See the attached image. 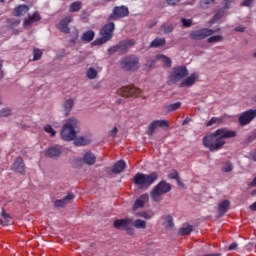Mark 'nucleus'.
Instances as JSON below:
<instances>
[{
    "instance_id": "f257e3e1",
    "label": "nucleus",
    "mask_w": 256,
    "mask_h": 256,
    "mask_svg": "<svg viewBox=\"0 0 256 256\" xmlns=\"http://www.w3.org/2000/svg\"><path fill=\"white\" fill-rule=\"evenodd\" d=\"M237 137V131L229 130L227 128H220L214 131L212 134L205 136L202 139L203 146L205 149H209L211 153L223 149L225 145V139H233Z\"/></svg>"
},
{
    "instance_id": "f03ea898",
    "label": "nucleus",
    "mask_w": 256,
    "mask_h": 256,
    "mask_svg": "<svg viewBox=\"0 0 256 256\" xmlns=\"http://www.w3.org/2000/svg\"><path fill=\"white\" fill-rule=\"evenodd\" d=\"M159 179V174L157 172H152L150 174H143L138 172L133 177V183L141 190H147L151 185Z\"/></svg>"
},
{
    "instance_id": "7ed1b4c3",
    "label": "nucleus",
    "mask_w": 256,
    "mask_h": 256,
    "mask_svg": "<svg viewBox=\"0 0 256 256\" xmlns=\"http://www.w3.org/2000/svg\"><path fill=\"white\" fill-rule=\"evenodd\" d=\"M77 127H79V120L77 118H69L61 130L63 141H73L77 137V132L75 131Z\"/></svg>"
},
{
    "instance_id": "20e7f679",
    "label": "nucleus",
    "mask_w": 256,
    "mask_h": 256,
    "mask_svg": "<svg viewBox=\"0 0 256 256\" xmlns=\"http://www.w3.org/2000/svg\"><path fill=\"white\" fill-rule=\"evenodd\" d=\"M113 31H115V22H109L100 29L101 38L96 39L92 45H103L107 41L113 39Z\"/></svg>"
},
{
    "instance_id": "39448f33",
    "label": "nucleus",
    "mask_w": 256,
    "mask_h": 256,
    "mask_svg": "<svg viewBox=\"0 0 256 256\" xmlns=\"http://www.w3.org/2000/svg\"><path fill=\"white\" fill-rule=\"evenodd\" d=\"M171 191V184L167 183L165 180L160 181L150 192V197L152 201H159L161 195H165Z\"/></svg>"
},
{
    "instance_id": "423d86ee",
    "label": "nucleus",
    "mask_w": 256,
    "mask_h": 256,
    "mask_svg": "<svg viewBox=\"0 0 256 256\" xmlns=\"http://www.w3.org/2000/svg\"><path fill=\"white\" fill-rule=\"evenodd\" d=\"M120 67L124 71H137L141 64H139V58L135 55H128L120 61Z\"/></svg>"
},
{
    "instance_id": "0eeeda50",
    "label": "nucleus",
    "mask_w": 256,
    "mask_h": 256,
    "mask_svg": "<svg viewBox=\"0 0 256 256\" xmlns=\"http://www.w3.org/2000/svg\"><path fill=\"white\" fill-rule=\"evenodd\" d=\"M115 229H123L127 235H135V228H133V219L123 218L117 219L113 223Z\"/></svg>"
},
{
    "instance_id": "6e6552de",
    "label": "nucleus",
    "mask_w": 256,
    "mask_h": 256,
    "mask_svg": "<svg viewBox=\"0 0 256 256\" xmlns=\"http://www.w3.org/2000/svg\"><path fill=\"white\" fill-rule=\"evenodd\" d=\"M221 28H217L215 30L209 28H202L198 30H194L190 33L191 39L194 41H201L202 39H207V37H211L214 33H219Z\"/></svg>"
},
{
    "instance_id": "1a4fd4ad",
    "label": "nucleus",
    "mask_w": 256,
    "mask_h": 256,
    "mask_svg": "<svg viewBox=\"0 0 256 256\" xmlns=\"http://www.w3.org/2000/svg\"><path fill=\"white\" fill-rule=\"evenodd\" d=\"M187 75H189V70H187V66L174 67L170 75V82L179 83V81L185 79Z\"/></svg>"
},
{
    "instance_id": "9d476101",
    "label": "nucleus",
    "mask_w": 256,
    "mask_h": 256,
    "mask_svg": "<svg viewBox=\"0 0 256 256\" xmlns=\"http://www.w3.org/2000/svg\"><path fill=\"white\" fill-rule=\"evenodd\" d=\"M124 17H129V8L125 5L115 6L108 16V21H118V19H124Z\"/></svg>"
},
{
    "instance_id": "9b49d317",
    "label": "nucleus",
    "mask_w": 256,
    "mask_h": 256,
    "mask_svg": "<svg viewBox=\"0 0 256 256\" xmlns=\"http://www.w3.org/2000/svg\"><path fill=\"white\" fill-rule=\"evenodd\" d=\"M256 118V109H249L240 114L238 118V123L240 127H245V125H249L251 121Z\"/></svg>"
},
{
    "instance_id": "f8f14e48",
    "label": "nucleus",
    "mask_w": 256,
    "mask_h": 256,
    "mask_svg": "<svg viewBox=\"0 0 256 256\" xmlns=\"http://www.w3.org/2000/svg\"><path fill=\"white\" fill-rule=\"evenodd\" d=\"M117 94L121 97H139L141 89L135 86H124L117 90Z\"/></svg>"
},
{
    "instance_id": "ddd939ff",
    "label": "nucleus",
    "mask_w": 256,
    "mask_h": 256,
    "mask_svg": "<svg viewBox=\"0 0 256 256\" xmlns=\"http://www.w3.org/2000/svg\"><path fill=\"white\" fill-rule=\"evenodd\" d=\"M157 127H160L161 129H167L169 127V121L167 120L152 121L147 127V130H146L147 135H149V137H152Z\"/></svg>"
},
{
    "instance_id": "4468645a",
    "label": "nucleus",
    "mask_w": 256,
    "mask_h": 256,
    "mask_svg": "<svg viewBox=\"0 0 256 256\" xmlns=\"http://www.w3.org/2000/svg\"><path fill=\"white\" fill-rule=\"evenodd\" d=\"M135 43H136L135 39H127V40L121 41L119 44H117L118 53H120V55H125V53L129 51V47H133Z\"/></svg>"
},
{
    "instance_id": "2eb2a0df",
    "label": "nucleus",
    "mask_w": 256,
    "mask_h": 256,
    "mask_svg": "<svg viewBox=\"0 0 256 256\" xmlns=\"http://www.w3.org/2000/svg\"><path fill=\"white\" fill-rule=\"evenodd\" d=\"M62 151L63 148L59 145L51 146L46 150L45 156L49 159H57L61 156Z\"/></svg>"
},
{
    "instance_id": "dca6fc26",
    "label": "nucleus",
    "mask_w": 256,
    "mask_h": 256,
    "mask_svg": "<svg viewBox=\"0 0 256 256\" xmlns=\"http://www.w3.org/2000/svg\"><path fill=\"white\" fill-rule=\"evenodd\" d=\"M11 169L16 173H20V175H25V161L23 160V157H17L12 164Z\"/></svg>"
},
{
    "instance_id": "f3484780",
    "label": "nucleus",
    "mask_w": 256,
    "mask_h": 256,
    "mask_svg": "<svg viewBox=\"0 0 256 256\" xmlns=\"http://www.w3.org/2000/svg\"><path fill=\"white\" fill-rule=\"evenodd\" d=\"M149 202V194H142L133 204L132 211H138V209H143L145 203Z\"/></svg>"
},
{
    "instance_id": "a211bd4d",
    "label": "nucleus",
    "mask_w": 256,
    "mask_h": 256,
    "mask_svg": "<svg viewBox=\"0 0 256 256\" xmlns=\"http://www.w3.org/2000/svg\"><path fill=\"white\" fill-rule=\"evenodd\" d=\"M71 21H73L72 17H65L62 19L58 24L59 31L66 34L71 33V28H69V23H71Z\"/></svg>"
},
{
    "instance_id": "6ab92c4d",
    "label": "nucleus",
    "mask_w": 256,
    "mask_h": 256,
    "mask_svg": "<svg viewBox=\"0 0 256 256\" xmlns=\"http://www.w3.org/2000/svg\"><path fill=\"white\" fill-rule=\"evenodd\" d=\"M198 79L199 75L197 73H192L190 76H188L180 83L179 87H193V85L197 83Z\"/></svg>"
},
{
    "instance_id": "aec40b11",
    "label": "nucleus",
    "mask_w": 256,
    "mask_h": 256,
    "mask_svg": "<svg viewBox=\"0 0 256 256\" xmlns=\"http://www.w3.org/2000/svg\"><path fill=\"white\" fill-rule=\"evenodd\" d=\"M41 20V14L39 12H34L32 15H30L28 18H25L23 21L24 27H31L33 23H39Z\"/></svg>"
},
{
    "instance_id": "412c9836",
    "label": "nucleus",
    "mask_w": 256,
    "mask_h": 256,
    "mask_svg": "<svg viewBox=\"0 0 256 256\" xmlns=\"http://www.w3.org/2000/svg\"><path fill=\"white\" fill-rule=\"evenodd\" d=\"M74 105H75V100H73V98L65 100L62 106V111L65 117H67V115L71 113V109H73Z\"/></svg>"
},
{
    "instance_id": "4be33fe9",
    "label": "nucleus",
    "mask_w": 256,
    "mask_h": 256,
    "mask_svg": "<svg viewBox=\"0 0 256 256\" xmlns=\"http://www.w3.org/2000/svg\"><path fill=\"white\" fill-rule=\"evenodd\" d=\"M125 167H127V163H125L124 160H119L113 165L112 173H114V175H119V173H123Z\"/></svg>"
},
{
    "instance_id": "5701e85b",
    "label": "nucleus",
    "mask_w": 256,
    "mask_h": 256,
    "mask_svg": "<svg viewBox=\"0 0 256 256\" xmlns=\"http://www.w3.org/2000/svg\"><path fill=\"white\" fill-rule=\"evenodd\" d=\"M69 201H73V193H68L67 196H65L62 199L56 200L54 202L55 207H65Z\"/></svg>"
},
{
    "instance_id": "b1692460",
    "label": "nucleus",
    "mask_w": 256,
    "mask_h": 256,
    "mask_svg": "<svg viewBox=\"0 0 256 256\" xmlns=\"http://www.w3.org/2000/svg\"><path fill=\"white\" fill-rule=\"evenodd\" d=\"M26 13H29V7L27 5H19L14 8L13 14L15 17H23Z\"/></svg>"
},
{
    "instance_id": "393cba45",
    "label": "nucleus",
    "mask_w": 256,
    "mask_h": 256,
    "mask_svg": "<svg viewBox=\"0 0 256 256\" xmlns=\"http://www.w3.org/2000/svg\"><path fill=\"white\" fill-rule=\"evenodd\" d=\"M1 219H0V225H3V227H7V225H11V215L7 214L5 212V208H2L1 211Z\"/></svg>"
},
{
    "instance_id": "a878e982",
    "label": "nucleus",
    "mask_w": 256,
    "mask_h": 256,
    "mask_svg": "<svg viewBox=\"0 0 256 256\" xmlns=\"http://www.w3.org/2000/svg\"><path fill=\"white\" fill-rule=\"evenodd\" d=\"M231 205V202L229 200H223L218 205V211L219 215H225L227 211L229 210V206Z\"/></svg>"
},
{
    "instance_id": "bb28decb",
    "label": "nucleus",
    "mask_w": 256,
    "mask_h": 256,
    "mask_svg": "<svg viewBox=\"0 0 256 256\" xmlns=\"http://www.w3.org/2000/svg\"><path fill=\"white\" fill-rule=\"evenodd\" d=\"M81 39L84 43H91V41L95 39V31L87 30L82 34Z\"/></svg>"
},
{
    "instance_id": "cd10ccee",
    "label": "nucleus",
    "mask_w": 256,
    "mask_h": 256,
    "mask_svg": "<svg viewBox=\"0 0 256 256\" xmlns=\"http://www.w3.org/2000/svg\"><path fill=\"white\" fill-rule=\"evenodd\" d=\"M96 159L97 157L95 156V154L91 152H86L83 157V161L84 163H86V165H95Z\"/></svg>"
},
{
    "instance_id": "c85d7f7f",
    "label": "nucleus",
    "mask_w": 256,
    "mask_h": 256,
    "mask_svg": "<svg viewBox=\"0 0 256 256\" xmlns=\"http://www.w3.org/2000/svg\"><path fill=\"white\" fill-rule=\"evenodd\" d=\"M162 219L164 221L163 225L166 227V229H173V227H175L172 215H164L162 216Z\"/></svg>"
},
{
    "instance_id": "c756f323",
    "label": "nucleus",
    "mask_w": 256,
    "mask_h": 256,
    "mask_svg": "<svg viewBox=\"0 0 256 256\" xmlns=\"http://www.w3.org/2000/svg\"><path fill=\"white\" fill-rule=\"evenodd\" d=\"M81 9H83V3H81V1H75L72 4H70L69 12L77 13V11H81Z\"/></svg>"
},
{
    "instance_id": "7c9ffc66",
    "label": "nucleus",
    "mask_w": 256,
    "mask_h": 256,
    "mask_svg": "<svg viewBox=\"0 0 256 256\" xmlns=\"http://www.w3.org/2000/svg\"><path fill=\"white\" fill-rule=\"evenodd\" d=\"M89 143H91V141L85 137L74 138V145H76V147H85V145H89Z\"/></svg>"
},
{
    "instance_id": "2f4dec72",
    "label": "nucleus",
    "mask_w": 256,
    "mask_h": 256,
    "mask_svg": "<svg viewBox=\"0 0 256 256\" xmlns=\"http://www.w3.org/2000/svg\"><path fill=\"white\" fill-rule=\"evenodd\" d=\"M165 43H167V41L165 40V38H155L151 43H150V47H153L155 49H157V47H163L165 45Z\"/></svg>"
},
{
    "instance_id": "473e14b6",
    "label": "nucleus",
    "mask_w": 256,
    "mask_h": 256,
    "mask_svg": "<svg viewBox=\"0 0 256 256\" xmlns=\"http://www.w3.org/2000/svg\"><path fill=\"white\" fill-rule=\"evenodd\" d=\"M132 227H135L136 229H147V221L142 219L132 220Z\"/></svg>"
},
{
    "instance_id": "72a5a7b5",
    "label": "nucleus",
    "mask_w": 256,
    "mask_h": 256,
    "mask_svg": "<svg viewBox=\"0 0 256 256\" xmlns=\"http://www.w3.org/2000/svg\"><path fill=\"white\" fill-rule=\"evenodd\" d=\"M192 232H193V226H191L189 224L178 230V234L182 235V236L183 235H191Z\"/></svg>"
},
{
    "instance_id": "f704fd0d",
    "label": "nucleus",
    "mask_w": 256,
    "mask_h": 256,
    "mask_svg": "<svg viewBox=\"0 0 256 256\" xmlns=\"http://www.w3.org/2000/svg\"><path fill=\"white\" fill-rule=\"evenodd\" d=\"M223 123V118L212 117L206 124V127H211L213 125H221Z\"/></svg>"
},
{
    "instance_id": "c9c22d12",
    "label": "nucleus",
    "mask_w": 256,
    "mask_h": 256,
    "mask_svg": "<svg viewBox=\"0 0 256 256\" xmlns=\"http://www.w3.org/2000/svg\"><path fill=\"white\" fill-rule=\"evenodd\" d=\"M86 77L91 80L97 79V70L93 67L88 68L86 71Z\"/></svg>"
},
{
    "instance_id": "e433bc0d",
    "label": "nucleus",
    "mask_w": 256,
    "mask_h": 256,
    "mask_svg": "<svg viewBox=\"0 0 256 256\" xmlns=\"http://www.w3.org/2000/svg\"><path fill=\"white\" fill-rule=\"evenodd\" d=\"M165 109L168 111V113H171L173 111H177V109H181V102H176L169 104L165 107Z\"/></svg>"
},
{
    "instance_id": "4c0bfd02",
    "label": "nucleus",
    "mask_w": 256,
    "mask_h": 256,
    "mask_svg": "<svg viewBox=\"0 0 256 256\" xmlns=\"http://www.w3.org/2000/svg\"><path fill=\"white\" fill-rule=\"evenodd\" d=\"M224 39L222 35L211 36L207 39V43H221Z\"/></svg>"
},
{
    "instance_id": "58836bf2",
    "label": "nucleus",
    "mask_w": 256,
    "mask_h": 256,
    "mask_svg": "<svg viewBox=\"0 0 256 256\" xmlns=\"http://www.w3.org/2000/svg\"><path fill=\"white\" fill-rule=\"evenodd\" d=\"M158 59H161L162 60V63L164 64V67H171L172 65V61H171V58L163 55V54H160L158 55Z\"/></svg>"
},
{
    "instance_id": "ea45409f",
    "label": "nucleus",
    "mask_w": 256,
    "mask_h": 256,
    "mask_svg": "<svg viewBox=\"0 0 256 256\" xmlns=\"http://www.w3.org/2000/svg\"><path fill=\"white\" fill-rule=\"evenodd\" d=\"M223 15H225V11L224 10H219L217 11L213 18L210 20V23H217V21H220V19L223 17Z\"/></svg>"
},
{
    "instance_id": "a19ab883",
    "label": "nucleus",
    "mask_w": 256,
    "mask_h": 256,
    "mask_svg": "<svg viewBox=\"0 0 256 256\" xmlns=\"http://www.w3.org/2000/svg\"><path fill=\"white\" fill-rule=\"evenodd\" d=\"M144 67L146 71H151V69L155 68V59L149 58L146 60V63L144 64Z\"/></svg>"
},
{
    "instance_id": "79ce46f5",
    "label": "nucleus",
    "mask_w": 256,
    "mask_h": 256,
    "mask_svg": "<svg viewBox=\"0 0 256 256\" xmlns=\"http://www.w3.org/2000/svg\"><path fill=\"white\" fill-rule=\"evenodd\" d=\"M215 3V0H200V7L202 9H209L211 5Z\"/></svg>"
},
{
    "instance_id": "37998d69",
    "label": "nucleus",
    "mask_w": 256,
    "mask_h": 256,
    "mask_svg": "<svg viewBox=\"0 0 256 256\" xmlns=\"http://www.w3.org/2000/svg\"><path fill=\"white\" fill-rule=\"evenodd\" d=\"M43 57V51L39 50V48L33 49V61H39Z\"/></svg>"
},
{
    "instance_id": "c03bdc74",
    "label": "nucleus",
    "mask_w": 256,
    "mask_h": 256,
    "mask_svg": "<svg viewBox=\"0 0 256 256\" xmlns=\"http://www.w3.org/2000/svg\"><path fill=\"white\" fill-rule=\"evenodd\" d=\"M44 131L46 133H49L50 137H55V135H57V131H55V129H53V126H51L50 124L44 126Z\"/></svg>"
},
{
    "instance_id": "a18cd8bd",
    "label": "nucleus",
    "mask_w": 256,
    "mask_h": 256,
    "mask_svg": "<svg viewBox=\"0 0 256 256\" xmlns=\"http://www.w3.org/2000/svg\"><path fill=\"white\" fill-rule=\"evenodd\" d=\"M222 171H224V173H231V171H233V163L229 161L225 162Z\"/></svg>"
},
{
    "instance_id": "49530a36",
    "label": "nucleus",
    "mask_w": 256,
    "mask_h": 256,
    "mask_svg": "<svg viewBox=\"0 0 256 256\" xmlns=\"http://www.w3.org/2000/svg\"><path fill=\"white\" fill-rule=\"evenodd\" d=\"M160 29L162 30V31H164V33L166 34V35H169V33H172L173 32V26H167V25H165V24H163V25H161V27H160Z\"/></svg>"
},
{
    "instance_id": "de8ad7c7",
    "label": "nucleus",
    "mask_w": 256,
    "mask_h": 256,
    "mask_svg": "<svg viewBox=\"0 0 256 256\" xmlns=\"http://www.w3.org/2000/svg\"><path fill=\"white\" fill-rule=\"evenodd\" d=\"M12 111L9 108H4L0 111V117H9L11 115Z\"/></svg>"
},
{
    "instance_id": "09e8293b",
    "label": "nucleus",
    "mask_w": 256,
    "mask_h": 256,
    "mask_svg": "<svg viewBox=\"0 0 256 256\" xmlns=\"http://www.w3.org/2000/svg\"><path fill=\"white\" fill-rule=\"evenodd\" d=\"M12 27H17V25H20L21 20L15 19V18H10L7 21Z\"/></svg>"
},
{
    "instance_id": "8fccbe9b",
    "label": "nucleus",
    "mask_w": 256,
    "mask_h": 256,
    "mask_svg": "<svg viewBox=\"0 0 256 256\" xmlns=\"http://www.w3.org/2000/svg\"><path fill=\"white\" fill-rule=\"evenodd\" d=\"M181 23H182L183 27H189L190 25L193 24V20L187 19V18H182Z\"/></svg>"
},
{
    "instance_id": "3c124183",
    "label": "nucleus",
    "mask_w": 256,
    "mask_h": 256,
    "mask_svg": "<svg viewBox=\"0 0 256 256\" xmlns=\"http://www.w3.org/2000/svg\"><path fill=\"white\" fill-rule=\"evenodd\" d=\"M107 51H108V55H113L114 53H119V48L116 44V45L111 46L110 48H108Z\"/></svg>"
},
{
    "instance_id": "603ef678",
    "label": "nucleus",
    "mask_w": 256,
    "mask_h": 256,
    "mask_svg": "<svg viewBox=\"0 0 256 256\" xmlns=\"http://www.w3.org/2000/svg\"><path fill=\"white\" fill-rule=\"evenodd\" d=\"M170 179H174L175 181H180L179 172L177 170H173V172L169 175Z\"/></svg>"
},
{
    "instance_id": "864d4df0",
    "label": "nucleus",
    "mask_w": 256,
    "mask_h": 256,
    "mask_svg": "<svg viewBox=\"0 0 256 256\" xmlns=\"http://www.w3.org/2000/svg\"><path fill=\"white\" fill-rule=\"evenodd\" d=\"M231 3H233L231 0L222 1L223 9H231Z\"/></svg>"
},
{
    "instance_id": "5fc2aeb1",
    "label": "nucleus",
    "mask_w": 256,
    "mask_h": 256,
    "mask_svg": "<svg viewBox=\"0 0 256 256\" xmlns=\"http://www.w3.org/2000/svg\"><path fill=\"white\" fill-rule=\"evenodd\" d=\"M138 217H142L143 219H151L153 216H151L149 213L143 211L138 213Z\"/></svg>"
},
{
    "instance_id": "6e6d98bb",
    "label": "nucleus",
    "mask_w": 256,
    "mask_h": 256,
    "mask_svg": "<svg viewBox=\"0 0 256 256\" xmlns=\"http://www.w3.org/2000/svg\"><path fill=\"white\" fill-rule=\"evenodd\" d=\"M253 1L255 0H244L241 2V7H251V5H253Z\"/></svg>"
},
{
    "instance_id": "4d7b16f0",
    "label": "nucleus",
    "mask_w": 256,
    "mask_h": 256,
    "mask_svg": "<svg viewBox=\"0 0 256 256\" xmlns=\"http://www.w3.org/2000/svg\"><path fill=\"white\" fill-rule=\"evenodd\" d=\"M119 132V130L117 129V127H114L110 132H109V136L112 139H115V137H117V133Z\"/></svg>"
},
{
    "instance_id": "13d9d810",
    "label": "nucleus",
    "mask_w": 256,
    "mask_h": 256,
    "mask_svg": "<svg viewBox=\"0 0 256 256\" xmlns=\"http://www.w3.org/2000/svg\"><path fill=\"white\" fill-rule=\"evenodd\" d=\"M238 244L237 242H233L232 244L229 245L228 251H235L237 250Z\"/></svg>"
},
{
    "instance_id": "bf43d9fd",
    "label": "nucleus",
    "mask_w": 256,
    "mask_h": 256,
    "mask_svg": "<svg viewBox=\"0 0 256 256\" xmlns=\"http://www.w3.org/2000/svg\"><path fill=\"white\" fill-rule=\"evenodd\" d=\"M234 31H237L238 33H245V27L237 26L234 28Z\"/></svg>"
},
{
    "instance_id": "052dcab7",
    "label": "nucleus",
    "mask_w": 256,
    "mask_h": 256,
    "mask_svg": "<svg viewBox=\"0 0 256 256\" xmlns=\"http://www.w3.org/2000/svg\"><path fill=\"white\" fill-rule=\"evenodd\" d=\"M168 5H175L176 3H179L181 0H166Z\"/></svg>"
},
{
    "instance_id": "680f3d73",
    "label": "nucleus",
    "mask_w": 256,
    "mask_h": 256,
    "mask_svg": "<svg viewBox=\"0 0 256 256\" xmlns=\"http://www.w3.org/2000/svg\"><path fill=\"white\" fill-rule=\"evenodd\" d=\"M251 211H256V201L250 205Z\"/></svg>"
},
{
    "instance_id": "e2e57ef3",
    "label": "nucleus",
    "mask_w": 256,
    "mask_h": 256,
    "mask_svg": "<svg viewBox=\"0 0 256 256\" xmlns=\"http://www.w3.org/2000/svg\"><path fill=\"white\" fill-rule=\"evenodd\" d=\"M70 43H72V45H75V43H77V40L76 39H71Z\"/></svg>"
},
{
    "instance_id": "0e129e2a",
    "label": "nucleus",
    "mask_w": 256,
    "mask_h": 256,
    "mask_svg": "<svg viewBox=\"0 0 256 256\" xmlns=\"http://www.w3.org/2000/svg\"><path fill=\"white\" fill-rule=\"evenodd\" d=\"M3 69V60H0V71Z\"/></svg>"
},
{
    "instance_id": "69168bd1",
    "label": "nucleus",
    "mask_w": 256,
    "mask_h": 256,
    "mask_svg": "<svg viewBox=\"0 0 256 256\" xmlns=\"http://www.w3.org/2000/svg\"><path fill=\"white\" fill-rule=\"evenodd\" d=\"M0 105H3V98L0 96Z\"/></svg>"
},
{
    "instance_id": "338daca9",
    "label": "nucleus",
    "mask_w": 256,
    "mask_h": 256,
    "mask_svg": "<svg viewBox=\"0 0 256 256\" xmlns=\"http://www.w3.org/2000/svg\"><path fill=\"white\" fill-rule=\"evenodd\" d=\"M251 195H256V190H253V191L251 192Z\"/></svg>"
},
{
    "instance_id": "774afa93",
    "label": "nucleus",
    "mask_w": 256,
    "mask_h": 256,
    "mask_svg": "<svg viewBox=\"0 0 256 256\" xmlns=\"http://www.w3.org/2000/svg\"><path fill=\"white\" fill-rule=\"evenodd\" d=\"M186 123H187V120H184V121H183V125H185Z\"/></svg>"
}]
</instances>
